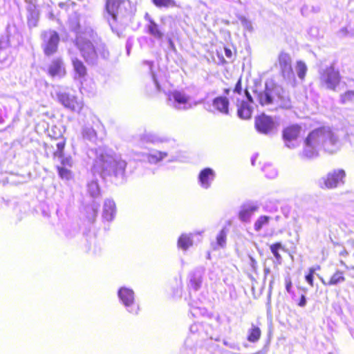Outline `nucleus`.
<instances>
[{
    "instance_id": "nucleus-29",
    "label": "nucleus",
    "mask_w": 354,
    "mask_h": 354,
    "mask_svg": "<svg viewBox=\"0 0 354 354\" xmlns=\"http://www.w3.org/2000/svg\"><path fill=\"white\" fill-rule=\"evenodd\" d=\"M340 102L344 104L354 105V91L348 90L341 94Z\"/></svg>"
},
{
    "instance_id": "nucleus-8",
    "label": "nucleus",
    "mask_w": 354,
    "mask_h": 354,
    "mask_svg": "<svg viewBox=\"0 0 354 354\" xmlns=\"http://www.w3.org/2000/svg\"><path fill=\"white\" fill-rule=\"evenodd\" d=\"M279 70V75L285 81L291 80H295L293 68L292 66V59L289 53L281 51L277 58Z\"/></svg>"
},
{
    "instance_id": "nucleus-45",
    "label": "nucleus",
    "mask_w": 354,
    "mask_h": 354,
    "mask_svg": "<svg viewBox=\"0 0 354 354\" xmlns=\"http://www.w3.org/2000/svg\"><path fill=\"white\" fill-rule=\"evenodd\" d=\"M72 6H74L75 5V3L74 2H71V3Z\"/></svg>"
},
{
    "instance_id": "nucleus-27",
    "label": "nucleus",
    "mask_w": 354,
    "mask_h": 354,
    "mask_svg": "<svg viewBox=\"0 0 354 354\" xmlns=\"http://www.w3.org/2000/svg\"><path fill=\"white\" fill-rule=\"evenodd\" d=\"M295 68L299 79L301 81H304L308 71V67L306 63L304 61L298 60L296 62Z\"/></svg>"
},
{
    "instance_id": "nucleus-18",
    "label": "nucleus",
    "mask_w": 354,
    "mask_h": 354,
    "mask_svg": "<svg viewBox=\"0 0 354 354\" xmlns=\"http://www.w3.org/2000/svg\"><path fill=\"white\" fill-rule=\"evenodd\" d=\"M237 115L243 120H249L252 118V108L248 102L241 101L237 104Z\"/></svg>"
},
{
    "instance_id": "nucleus-14",
    "label": "nucleus",
    "mask_w": 354,
    "mask_h": 354,
    "mask_svg": "<svg viewBox=\"0 0 354 354\" xmlns=\"http://www.w3.org/2000/svg\"><path fill=\"white\" fill-rule=\"evenodd\" d=\"M302 128L297 124H290L285 127L282 131L283 140L289 144L297 140L301 134Z\"/></svg>"
},
{
    "instance_id": "nucleus-24",
    "label": "nucleus",
    "mask_w": 354,
    "mask_h": 354,
    "mask_svg": "<svg viewBox=\"0 0 354 354\" xmlns=\"http://www.w3.org/2000/svg\"><path fill=\"white\" fill-rule=\"evenodd\" d=\"M115 212V205L113 201H106L104 205L103 216L107 221L113 219Z\"/></svg>"
},
{
    "instance_id": "nucleus-25",
    "label": "nucleus",
    "mask_w": 354,
    "mask_h": 354,
    "mask_svg": "<svg viewBox=\"0 0 354 354\" xmlns=\"http://www.w3.org/2000/svg\"><path fill=\"white\" fill-rule=\"evenodd\" d=\"M261 336V330L257 326L252 325V327L248 330L247 339L248 342L254 343L258 342Z\"/></svg>"
},
{
    "instance_id": "nucleus-13",
    "label": "nucleus",
    "mask_w": 354,
    "mask_h": 354,
    "mask_svg": "<svg viewBox=\"0 0 354 354\" xmlns=\"http://www.w3.org/2000/svg\"><path fill=\"white\" fill-rule=\"evenodd\" d=\"M47 73L52 78H62L66 75L64 61L61 57L54 58L47 68Z\"/></svg>"
},
{
    "instance_id": "nucleus-17",
    "label": "nucleus",
    "mask_w": 354,
    "mask_h": 354,
    "mask_svg": "<svg viewBox=\"0 0 354 354\" xmlns=\"http://www.w3.org/2000/svg\"><path fill=\"white\" fill-rule=\"evenodd\" d=\"M147 24V32L153 37L157 39H162L165 37L164 30L152 18L146 17Z\"/></svg>"
},
{
    "instance_id": "nucleus-16",
    "label": "nucleus",
    "mask_w": 354,
    "mask_h": 354,
    "mask_svg": "<svg viewBox=\"0 0 354 354\" xmlns=\"http://www.w3.org/2000/svg\"><path fill=\"white\" fill-rule=\"evenodd\" d=\"M214 177L215 173L213 169L206 167L200 171L198 180L203 188L207 189L210 187L211 182L214 180Z\"/></svg>"
},
{
    "instance_id": "nucleus-1",
    "label": "nucleus",
    "mask_w": 354,
    "mask_h": 354,
    "mask_svg": "<svg viewBox=\"0 0 354 354\" xmlns=\"http://www.w3.org/2000/svg\"><path fill=\"white\" fill-rule=\"evenodd\" d=\"M319 149L329 153L337 150V139L328 127L322 126L309 132L303 140L301 156L304 158H311L318 155Z\"/></svg>"
},
{
    "instance_id": "nucleus-12",
    "label": "nucleus",
    "mask_w": 354,
    "mask_h": 354,
    "mask_svg": "<svg viewBox=\"0 0 354 354\" xmlns=\"http://www.w3.org/2000/svg\"><path fill=\"white\" fill-rule=\"evenodd\" d=\"M346 171L343 169H334L323 178L324 187L327 189L336 188L340 183H344Z\"/></svg>"
},
{
    "instance_id": "nucleus-35",
    "label": "nucleus",
    "mask_w": 354,
    "mask_h": 354,
    "mask_svg": "<svg viewBox=\"0 0 354 354\" xmlns=\"http://www.w3.org/2000/svg\"><path fill=\"white\" fill-rule=\"evenodd\" d=\"M292 281L290 277H288L286 279V290L288 292H291V288H292Z\"/></svg>"
},
{
    "instance_id": "nucleus-2",
    "label": "nucleus",
    "mask_w": 354,
    "mask_h": 354,
    "mask_svg": "<svg viewBox=\"0 0 354 354\" xmlns=\"http://www.w3.org/2000/svg\"><path fill=\"white\" fill-rule=\"evenodd\" d=\"M259 104L274 111L288 110L293 107V102L285 89L274 82H266L264 89L257 93Z\"/></svg>"
},
{
    "instance_id": "nucleus-30",
    "label": "nucleus",
    "mask_w": 354,
    "mask_h": 354,
    "mask_svg": "<svg viewBox=\"0 0 354 354\" xmlns=\"http://www.w3.org/2000/svg\"><path fill=\"white\" fill-rule=\"evenodd\" d=\"M320 266L317 265L315 267L308 268V272L305 274V280L309 284L310 286H314V275L317 270H320Z\"/></svg>"
},
{
    "instance_id": "nucleus-10",
    "label": "nucleus",
    "mask_w": 354,
    "mask_h": 354,
    "mask_svg": "<svg viewBox=\"0 0 354 354\" xmlns=\"http://www.w3.org/2000/svg\"><path fill=\"white\" fill-rule=\"evenodd\" d=\"M254 127L259 133L269 134L274 129L275 122L272 116L262 113L255 117Z\"/></svg>"
},
{
    "instance_id": "nucleus-3",
    "label": "nucleus",
    "mask_w": 354,
    "mask_h": 354,
    "mask_svg": "<svg viewBox=\"0 0 354 354\" xmlns=\"http://www.w3.org/2000/svg\"><path fill=\"white\" fill-rule=\"evenodd\" d=\"M66 145V139L63 136L59 138H50V141L44 142V149L46 156L52 155L54 158H59L61 165L56 167L59 177L65 180H70L73 178V174L71 168L73 167L71 156H64V149Z\"/></svg>"
},
{
    "instance_id": "nucleus-28",
    "label": "nucleus",
    "mask_w": 354,
    "mask_h": 354,
    "mask_svg": "<svg viewBox=\"0 0 354 354\" xmlns=\"http://www.w3.org/2000/svg\"><path fill=\"white\" fill-rule=\"evenodd\" d=\"M270 250L276 259L277 261H281V256L279 254L280 251H285V247L280 242H276L270 245Z\"/></svg>"
},
{
    "instance_id": "nucleus-44",
    "label": "nucleus",
    "mask_w": 354,
    "mask_h": 354,
    "mask_svg": "<svg viewBox=\"0 0 354 354\" xmlns=\"http://www.w3.org/2000/svg\"><path fill=\"white\" fill-rule=\"evenodd\" d=\"M2 48H3L2 41H1V40H0V49H1Z\"/></svg>"
},
{
    "instance_id": "nucleus-22",
    "label": "nucleus",
    "mask_w": 354,
    "mask_h": 354,
    "mask_svg": "<svg viewBox=\"0 0 354 354\" xmlns=\"http://www.w3.org/2000/svg\"><path fill=\"white\" fill-rule=\"evenodd\" d=\"M345 281L346 277L344 275V272L339 270H336L335 272L330 277L328 282L322 281V283L325 286H335L339 283H342Z\"/></svg>"
},
{
    "instance_id": "nucleus-42",
    "label": "nucleus",
    "mask_w": 354,
    "mask_h": 354,
    "mask_svg": "<svg viewBox=\"0 0 354 354\" xmlns=\"http://www.w3.org/2000/svg\"><path fill=\"white\" fill-rule=\"evenodd\" d=\"M230 88H225L224 89V93L228 95L230 93Z\"/></svg>"
},
{
    "instance_id": "nucleus-19",
    "label": "nucleus",
    "mask_w": 354,
    "mask_h": 354,
    "mask_svg": "<svg viewBox=\"0 0 354 354\" xmlns=\"http://www.w3.org/2000/svg\"><path fill=\"white\" fill-rule=\"evenodd\" d=\"M118 296L126 306H130L134 303V292L127 288H121L118 291Z\"/></svg>"
},
{
    "instance_id": "nucleus-26",
    "label": "nucleus",
    "mask_w": 354,
    "mask_h": 354,
    "mask_svg": "<svg viewBox=\"0 0 354 354\" xmlns=\"http://www.w3.org/2000/svg\"><path fill=\"white\" fill-rule=\"evenodd\" d=\"M193 244L192 237L189 234H182L177 242L178 247L183 250H187Z\"/></svg>"
},
{
    "instance_id": "nucleus-37",
    "label": "nucleus",
    "mask_w": 354,
    "mask_h": 354,
    "mask_svg": "<svg viewBox=\"0 0 354 354\" xmlns=\"http://www.w3.org/2000/svg\"><path fill=\"white\" fill-rule=\"evenodd\" d=\"M224 53H225V55L226 56L227 58L228 59H232V52L231 50V49L228 47H225L224 48Z\"/></svg>"
},
{
    "instance_id": "nucleus-36",
    "label": "nucleus",
    "mask_w": 354,
    "mask_h": 354,
    "mask_svg": "<svg viewBox=\"0 0 354 354\" xmlns=\"http://www.w3.org/2000/svg\"><path fill=\"white\" fill-rule=\"evenodd\" d=\"M306 304V298L304 295H301L300 299L297 303V305L300 307H304Z\"/></svg>"
},
{
    "instance_id": "nucleus-43",
    "label": "nucleus",
    "mask_w": 354,
    "mask_h": 354,
    "mask_svg": "<svg viewBox=\"0 0 354 354\" xmlns=\"http://www.w3.org/2000/svg\"><path fill=\"white\" fill-rule=\"evenodd\" d=\"M52 150H53V151H56V150H57L56 145H54V147H53V149Z\"/></svg>"
},
{
    "instance_id": "nucleus-4",
    "label": "nucleus",
    "mask_w": 354,
    "mask_h": 354,
    "mask_svg": "<svg viewBox=\"0 0 354 354\" xmlns=\"http://www.w3.org/2000/svg\"><path fill=\"white\" fill-rule=\"evenodd\" d=\"M126 0H105L104 10L109 16V24L113 32L118 36L122 33L121 26L118 22V15L125 9Z\"/></svg>"
},
{
    "instance_id": "nucleus-21",
    "label": "nucleus",
    "mask_w": 354,
    "mask_h": 354,
    "mask_svg": "<svg viewBox=\"0 0 354 354\" xmlns=\"http://www.w3.org/2000/svg\"><path fill=\"white\" fill-rule=\"evenodd\" d=\"M72 65L75 75L79 78H84L87 75V68L80 59L77 58L73 59Z\"/></svg>"
},
{
    "instance_id": "nucleus-5",
    "label": "nucleus",
    "mask_w": 354,
    "mask_h": 354,
    "mask_svg": "<svg viewBox=\"0 0 354 354\" xmlns=\"http://www.w3.org/2000/svg\"><path fill=\"white\" fill-rule=\"evenodd\" d=\"M319 81L322 87L335 91L342 81V76L339 70L330 64L319 73Z\"/></svg>"
},
{
    "instance_id": "nucleus-20",
    "label": "nucleus",
    "mask_w": 354,
    "mask_h": 354,
    "mask_svg": "<svg viewBox=\"0 0 354 354\" xmlns=\"http://www.w3.org/2000/svg\"><path fill=\"white\" fill-rule=\"evenodd\" d=\"M258 207L255 205H243L242 206L239 213V217L243 222H248L250 221L252 215L257 210Z\"/></svg>"
},
{
    "instance_id": "nucleus-39",
    "label": "nucleus",
    "mask_w": 354,
    "mask_h": 354,
    "mask_svg": "<svg viewBox=\"0 0 354 354\" xmlns=\"http://www.w3.org/2000/svg\"><path fill=\"white\" fill-rule=\"evenodd\" d=\"M59 8H61L62 9H65V10H67L68 9V6L66 5V3H64V2H60L59 3Z\"/></svg>"
},
{
    "instance_id": "nucleus-38",
    "label": "nucleus",
    "mask_w": 354,
    "mask_h": 354,
    "mask_svg": "<svg viewBox=\"0 0 354 354\" xmlns=\"http://www.w3.org/2000/svg\"><path fill=\"white\" fill-rule=\"evenodd\" d=\"M217 54H218V57L219 58L218 64H225L227 63V61L224 59V57L223 56L220 57V54L218 52L217 53Z\"/></svg>"
},
{
    "instance_id": "nucleus-33",
    "label": "nucleus",
    "mask_w": 354,
    "mask_h": 354,
    "mask_svg": "<svg viewBox=\"0 0 354 354\" xmlns=\"http://www.w3.org/2000/svg\"><path fill=\"white\" fill-rule=\"evenodd\" d=\"M216 241L220 246H224L226 242V232L224 229L221 230L216 237Z\"/></svg>"
},
{
    "instance_id": "nucleus-40",
    "label": "nucleus",
    "mask_w": 354,
    "mask_h": 354,
    "mask_svg": "<svg viewBox=\"0 0 354 354\" xmlns=\"http://www.w3.org/2000/svg\"><path fill=\"white\" fill-rule=\"evenodd\" d=\"M245 93L248 100L252 102V97L251 95L250 94V93L248 91L247 89L245 90Z\"/></svg>"
},
{
    "instance_id": "nucleus-6",
    "label": "nucleus",
    "mask_w": 354,
    "mask_h": 354,
    "mask_svg": "<svg viewBox=\"0 0 354 354\" xmlns=\"http://www.w3.org/2000/svg\"><path fill=\"white\" fill-rule=\"evenodd\" d=\"M127 163L125 160L111 158V160H102L101 176L105 178L108 176L119 177L123 176Z\"/></svg>"
},
{
    "instance_id": "nucleus-15",
    "label": "nucleus",
    "mask_w": 354,
    "mask_h": 354,
    "mask_svg": "<svg viewBox=\"0 0 354 354\" xmlns=\"http://www.w3.org/2000/svg\"><path fill=\"white\" fill-rule=\"evenodd\" d=\"M212 106L214 109L222 114L228 115L230 112V101L227 97L218 96L213 99Z\"/></svg>"
},
{
    "instance_id": "nucleus-34",
    "label": "nucleus",
    "mask_w": 354,
    "mask_h": 354,
    "mask_svg": "<svg viewBox=\"0 0 354 354\" xmlns=\"http://www.w3.org/2000/svg\"><path fill=\"white\" fill-rule=\"evenodd\" d=\"M242 91H243L242 80H241V78L239 77L235 84L234 88H233V92L238 93V94H241Z\"/></svg>"
},
{
    "instance_id": "nucleus-32",
    "label": "nucleus",
    "mask_w": 354,
    "mask_h": 354,
    "mask_svg": "<svg viewBox=\"0 0 354 354\" xmlns=\"http://www.w3.org/2000/svg\"><path fill=\"white\" fill-rule=\"evenodd\" d=\"M152 3L157 8H169L176 6L174 0H152Z\"/></svg>"
},
{
    "instance_id": "nucleus-7",
    "label": "nucleus",
    "mask_w": 354,
    "mask_h": 354,
    "mask_svg": "<svg viewBox=\"0 0 354 354\" xmlns=\"http://www.w3.org/2000/svg\"><path fill=\"white\" fill-rule=\"evenodd\" d=\"M41 38L42 39L41 48L46 56H52L58 51L60 37L56 30H44L41 33Z\"/></svg>"
},
{
    "instance_id": "nucleus-31",
    "label": "nucleus",
    "mask_w": 354,
    "mask_h": 354,
    "mask_svg": "<svg viewBox=\"0 0 354 354\" xmlns=\"http://www.w3.org/2000/svg\"><path fill=\"white\" fill-rule=\"evenodd\" d=\"M270 220L268 216H261L254 223V227L257 232L260 231L263 227L266 226Z\"/></svg>"
},
{
    "instance_id": "nucleus-23",
    "label": "nucleus",
    "mask_w": 354,
    "mask_h": 354,
    "mask_svg": "<svg viewBox=\"0 0 354 354\" xmlns=\"http://www.w3.org/2000/svg\"><path fill=\"white\" fill-rule=\"evenodd\" d=\"M169 100H174L179 104H185L189 102V97L182 91H174L168 94Z\"/></svg>"
},
{
    "instance_id": "nucleus-41",
    "label": "nucleus",
    "mask_w": 354,
    "mask_h": 354,
    "mask_svg": "<svg viewBox=\"0 0 354 354\" xmlns=\"http://www.w3.org/2000/svg\"><path fill=\"white\" fill-rule=\"evenodd\" d=\"M89 187H95L97 190H98V186H97V183H91V184L89 185Z\"/></svg>"
},
{
    "instance_id": "nucleus-9",
    "label": "nucleus",
    "mask_w": 354,
    "mask_h": 354,
    "mask_svg": "<svg viewBox=\"0 0 354 354\" xmlns=\"http://www.w3.org/2000/svg\"><path fill=\"white\" fill-rule=\"evenodd\" d=\"M76 46L78 48L82 57L89 63L97 58L96 50L91 41L82 37L76 39Z\"/></svg>"
},
{
    "instance_id": "nucleus-11",
    "label": "nucleus",
    "mask_w": 354,
    "mask_h": 354,
    "mask_svg": "<svg viewBox=\"0 0 354 354\" xmlns=\"http://www.w3.org/2000/svg\"><path fill=\"white\" fill-rule=\"evenodd\" d=\"M58 102L65 108L73 111H80L82 109L84 104L82 100H79L77 96L66 92H59L57 93Z\"/></svg>"
}]
</instances>
